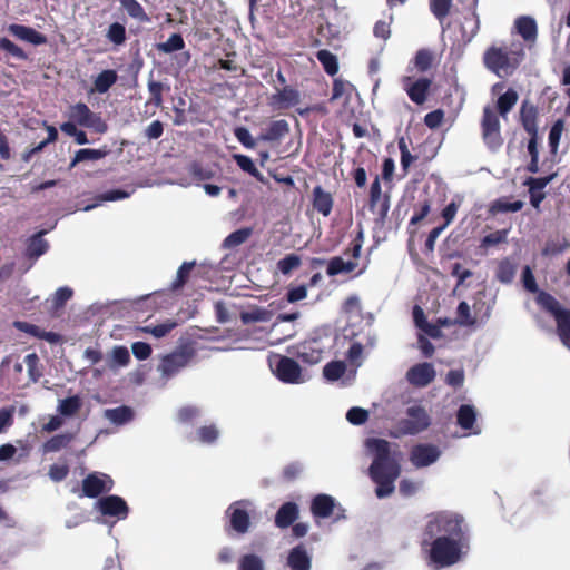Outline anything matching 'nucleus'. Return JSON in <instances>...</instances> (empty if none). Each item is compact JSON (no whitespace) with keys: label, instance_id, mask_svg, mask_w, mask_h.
I'll return each mask as SVG.
<instances>
[{"label":"nucleus","instance_id":"obj_14","mask_svg":"<svg viewBox=\"0 0 570 570\" xmlns=\"http://www.w3.org/2000/svg\"><path fill=\"white\" fill-rule=\"evenodd\" d=\"M441 452L433 444H416L410 453V461L415 468H425L438 461Z\"/></svg>","mask_w":570,"mask_h":570},{"label":"nucleus","instance_id":"obj_2","mask_svg":"<svg viewBox=\"0 0 570 570\" xmlns=\"http://www.w3.org/2000/svg\"><path fill=\"white\" fill-rule=\"evenodd\" d=\"M524 58L521 43L508 46H490L483 53L484 67L500 78L514 73Z\"/></svg>","mask_w":570,"mask_h":570},{"label":"nucleus","instance_id":"obj_12","mask_svg":"<svg viewBox=\"0 0 570 570\" xmlns=\"http://www.w3.org/2000/svg\"><path fill=\"white\" fill-rule=\"evenodd\" d=\"M114 487L112 479L104 473H89L82 480V495L97 498L102 493L111 491Z\"/></svg>","mask_w":570,"mask_h":570},{"label":"nucleus","instance_id":"obj_42","mask_svg":"<svg viewBox=\"0 0 570 570\" xmlns=\"http://www.w3.org/2000/svg\"><path fill=\"white\" fill-rule=\"evenodd\" d=\"M0 51H4L8 56L18 60L26 61L29 59L28 55L21 47L6 37H0Z\"/></svg>","mask_w":570,"mask_h":570},{"label":"nucleus","instance_id":"obj_54","mask_svg":"<svg viewBox=\"0 0 570 570\" xmlns=\"http://www.w3.org/2000/svg\"><path fill=\"white\" fill-rule=\"evenodd\" d=\"M91 112L92 111L86 104L78 102L71 107L70 116L77 124L83 126L87 124L88 118L91 117Z\"/></svg>","mask_w":570,"mask_h":570},{"label":"nucleus","instance_id":"obj_28","mask_svg":"<svg viewBox=\"0 0 570 570\" xmlns=\"http://www.w3.org/2000/svg\"><path fill=\"white\" fill-rule=\"evenodd\" d=\"M121 8L127 14L138 21L139 23H147L150 21L149 16L146 13L144 7L137 0H118Z\"/></svg>","mask_w":570,"mask_h":570},{"label":"nucleus","instance_id":"obj_44","mask_svg":"<svg viewBox=\"0 0 570 570\" xmlns=\"http://www.w3.org/2000/svg\"><path fill=\"white\" fill-rule=\"evenodd\" d=\"M185 41L180 33H173L165 42L157 45L159 51L164 53H171L184 49Z\"/></svg>","mask_w":570,"mask_h":570},{"label":"nucleus","instance_id":"obj_45","mask_svg":"<svg viewBox=\"0 0 570 570\" xmlns=\"http://www.w3.org/2000/svg\"><path fill=\"white\" fill-rule=\"evenodd\" d=\"M233 158L243 171L249 174L258 180H262L263 176L256 168L250 157L242 154H235Z\"/></svg>","mask_w":570,"mask_h":570},{"label":"nucleus","instance_id":"obj_36","mask_svg":"<svg viewBox=\"0 0 570 570\" xmlns=\"http://www.w3.org/2000/svg\"><path fill=\"white\" fill-rule=\"evenodd\" d=\"M297 357L307 364H316L322 360V351L313 346V343H304L298 346Z\"/></svg>","mask_w":570,"mask_h":570},{"label":"nucleus","instance_id":"obj_49","mask_svg":"<svg viewBox=\"0 0 570 570\" xmlns=\"http://www.w3.org/2000/svg\"><path fill=\"white\" fill-rule=\"evenodd\" d=\"M197 440L204 444H213L219 436V431L215 424L200 426L196 432Z\"/></svg>","mask_w":570,"mask_h":570},{"label":"nucleus","instance_id":"obj_30","mask_svg":"<svg viewBox=\"0 0 570 570\" xmlns=\"http://www.w3.org/2000/svg\"><path fill=\"white\" fill-rule=\"evenodd\" d=\"M105 417L116 425H122L132 420L134 412L129 406L121 405L105 410Z\"/></svg>","mask_w":570,"mask_h":570},{"label":"nucleus","instance_id":"obj_10","mask_svg":"<svg viewBox=\"0 0 570 570\" xmlns=\"http://www.w3.org/2000/svg\"><path fill=\"white\" fill-rule=\"evenodd\" d=\"M432 82V79L426 77H421L416 80L410 76L402 78L403 89L406 91L411 101L416 105H423L426 101Z\"/></svg>","mask_w":570,"mask_h":570},{"label":"nucleus","instance_id":"obj_16","mask_svg":"<svg viewBox=\"0 0 570 570\" xmlns=\"http://www.w3.org/2000/svg\"><path fill=\"white\" fill-rule=\"evenodd\" d=\"M299 101V91L291 86H285L269 97V106L277 110L288 109L298 105Z\"/></svg>","mask_w":570,"mask_h":570},{"label":"nucleus","instance_id":"obj_62","mask_svg":"<svg viewBox=\"0 0 570 570\" xmlns=\"http://www.w3.org/2000/svg\"><path fill=\"white\" fill-rule=\"evenodd\" d=\"M303 465L299 462H291L285 465L282 472L283 480L286 482L295 481L302 473Z\"/></svg>","mask_w":570,"mask_h":570},{"label":"nucleus","instance_id":"obj_50","mask_svg":"<svg viewBox=\"0 0 570 570\" xmlns=\"http://www.w3.org/2000/svg\"><path fill=\"white\" fill-rule=\"evenodd\" d=\"M452 0H430V10L439 21H443L450 13Z\"/></svg>","mask_w":570,"mask_h":570},{"label":"nucleus","instance_id":"obj_56","mask_svg":"<svg viewBox=\"0 0 570 570\" xmlns=\"http://www.w3.org/2000/svg\"><path fill=\"white\" fill-rule=\"evenodd\" d=\"M562 130H563L562 120L556 121L550 129L548 140H549V147H550L552 154H556L558 150Z\"/></svg>","mask_w":570,"mask_h":570},{"label":"nucleus","instance_id":"obj_64","mask_svg":"<svg viewBox=\"0 0 570 570\" xmlns=\"http://www.w3.org/2000/svg\"><path fill=\"white\" fill-rule=\"evenodd\" d=\"M69 474V466L67 464H51L49 466L48 475L55 482L65 480Z\"/></svg>","mask_w":570,"mask_h":570},{"label":"nucleus","instance_id":"obj_20","mask_svg":"<svg viewBox=\"0 0 570 570\" xmlns=\"http://www.w3.org/2000/svg\"><path fill=\"white\" fill-rule=\"evenodd\" d=\"M298 505L295 502H285L275 514V525L279 529H286L298 519Z\"/></svg>","mask_w":570,"mask_h":570},{"label":"nucleus","instance_id":"obj_26","mask_svg":"<svg viewBox=\"0 0 570 570\" xmlns=\"http://www.w3.org/2000/svg\"><path fill=\"white\" fill-rule=\"evenodd\" d=\"M289 132V125L285 119L274 120L262 134L261 139L265 141H277Z\"/></svg>","mask_w":570,"mask_h":570},{"label":"nucleus","instance_id":"obj_37","mask_svg":"<svg viewBox=\"0 0 570 570\" xmlns=\"http://www.w3.org/2000/svg\"><path fill=\"white\" fill-rule=\"evenodd\" d=\"M476 420V413L472 405L462 404L456 413V422L458 424L464 429L470 430L473 428Z\"/></svg>","mask_w":570,"mask_h":570},{"label":"nucleus","instance_id":"obj_27","mask_svg":"<svg viewBox=\"0 0 570 570\" xmlns=\"http://www.w3.org/2000/svg\"><path fill=\"white\" fill-rule=\"evenodd\" d=\"M417 72H426L435 63V53L429 48L419 49L412 60Z\"/></svg>","mask_w":570,"mask_h":570},{"label":"nucleus","instance_id":"obj_9","mask_svg":"<svg viewBox=\"0 0 570 570\" xmlns=\"http://www.w3.org/2000/svg\"><path fill=\"white\" fill-rule=\"evenodd\" d=\"M226 515L229 518V528L226 529L228 533L230 531L238 534H245L248 532L250 518L245 508V501H236L232 503L226 510Z\"/></svg>","mask_w":570,"mask_h":570},{"label":"nucleus","instance_id":"obj_55","mask_svg":"<svg viewBox=\"0 0 570 570\" xmlns=\"http://www.w3.org/2000/svg\"><path fill=\"white\" fill-rule=\"evenodd\" d=\"M14 325L20 331L28 333L35 337L47 338L48 341H52V336H53L52 333L43 332L40 330L39 326H37L35 324H30L27 322H16Z\"/></svg>","mask_w":570,"mask_h":570},{"label":"nucleus","instance_id":"obj_57","mask_svg":"<svg viewBox=\"0 0 570 570\" xmlns=\"http://www.w3.org/2000/svg\"><path fill=\"white\" fill-rule=\"evenodd\" d=\"M397 146L401 153V166L404 173L406 174L410 165L416 159V157L410 153L404 137H401L399 139Z\"/></svg>","mask_w":570,"mask_h":570},{"label":"nucleus","instance_id":"obj_4","mask_svg":"<svg viewBox=\"0 0 570 570\" xmlns=\"http://www.w3.org/2000/svg\"><path fill=\"white\" fill-rule=\"evenodd\" d=\"M537 303L553 316L561 342L570 348V309L562 307L554 296L543 291L539 292Z\"/></svg>","mask_w":570,"mask_h":570},{"label":"nucleus","instance_id":"obj_1","mask_svg":"<svg viewBox=\"0 0 570 570\" xmlns=\"http://www.w3.org/2000/svg\"><path fill=\"white\" fill-rule=\"evenodd\" d=\"M468 525L464 518L451 511H439L428 517L422 534V548L434 569L458 563L469 549Z\"/></svg>","mask_w":570,"mask_h":570},{"label":"nucleus","instance_id":"obj_7","mask_svg":"<svg viewBox=\"0 0 570 570\" xmlns=\"http://www.w3.org/2000/svg\"><path fill=\"white\" fill-rule=\"evenodd\" d=\"M431 419L424 407L413 405L406 409V417L401 419L396 429L400 435H415L426 430Z\"/></svg>","mask_w":570,"mask_h":570},{"label":"nucleus","instance_id":"obj_33","mask_svg":"<svg viewBox=\"0 0 570 570\" xmlns=\"http://www.w3.org/2000/svg\"><path fill=\"white\" fill-rule=\"evenodd\" d=\"M515 27L524 40H533L537 37V23L531 17L523 16L517 19Z\"/></svg>","mask_w":570,"mask_h":570},{"label":"nucleus","instance_id":"obj_51","mask_svg":"<svg viewBox=\"0 0 570 570\" xmlns=\"http://www.w3.org/2000/svg\"><path fill=\"white\" fill-rule=\"evenodd\" d=\"M376 483L375 493L377 498H385L393 493L394 482L397 478H371Z\"/></svg>","mask_w":570,"mask_h":570},{"label":"nucleus","instance_id":"obj_41","mask_svg":"<svg viewBox=\"0 0 570 570\" xmlns=\"http://www.w3.org/2000/svg\"><path fill=\"white\" fill-rule=\"evenodd\" d=\"M106 38L115 46L124 45L127 39L125 26L120 22L110 23L106 31Z\"/></svg>","mask_w":570,"mask_h":570},{"label":"nucleus","instance_id":"obj_58","mask_svg":"<svg viewBox=\"0 0 570 570\" xmlns=\"http://www.w3.org/2000/svg\"><path fill=\"white\" fill-rule=\"evenodd\" d=\"M346 420L353 425H362L368 420V411L362 407H351L346 413Z\"/></svg>","mask_w":570,"mask_h":570},{"label":"nucleus","instance_id":"obj_22","mask_svg":"<svg viewBox=\"0 0 570 570\" xmlns=\"http://www.w3.org/2000/svg\"><path fill=\"white\" fill-rule=\"evenodd\" d=\"M313 208L322 214L323 216H328L333 209V196L331 193L325 191L321 186H315L313 188Z\"/></svg>","mask_w":570,"mask_h":570},{"label":"nucleus","instance_id":"obj_8","mask_svg":"<svg viewBox=\"0 0 570 570\" xmlns=\"http://www.w3.org/2000/svg\"><path fill=\"white\" fill-rule=\"evenodd\" d=\"M368 208L376 215V220L384 223L390 210L389 194L382 195V187L379 176L372 181L370 187Z\"/></svg>","mask_w":570,"mask_h":570},{"label":"nucleus","instance_id":"obj_59","mask_svg":"<svg viewBox=\"0 0 570 570\" xmlns=\"http://www.w3.org/2000/svg\"><path fill=\"white\" fill-rule=\"evenodd\" d=\"M456 323L464 326H472L475 324V318L471 316L470 306L466 302H460L456 309Z\"/></svg>","mask_w":570,"mask_h":570},{"label":"nucleus","instance_id":"obj_43","mask_svg":"<svg viewBox=\"0 0 570 570\" xmlns=\"http://www.w3.org/2000/svg\"><path fill=\"white\" fill-rule=\"evenodd\" d=\"M81 399L78 395H73L61 400L58 411L63 416H72L81 409Z\"/></svg>","mask_w":570,"mask_h":570},{"label":"nucleus","instance_id":"obj_48","mask_svg":"<svg viewBox=\"0 0 570 570\" xmlns=\"http://www.w3.org/2000/svg\"><path fill=\"white\" fill-rule=\"evenodd\" d=\"M195 267V262H184L177 271L176 279L171 284V289L181 288L188 281L190 272Z\"/></svg>","mask_w":570,"mask_h":570},{"label":"nucleus","instance_id":"obj_11","mask_svg":"<svg viewBox=\"0 0 570 570\" xmlns=\"http://www.w3.org/2000/svg\"><path fill=\"white\" fill-rule=\"evenodd\" d=\"M274 373L279 381L296 384L301 382L302 368L295 360L279 355L274 363Z\"/></svg>","mask_w":570,"mask_h":570},{"label":"nucleus","instance_id":"obj_3","mask_svg":"<svg viewBox=\"0 0 570 570\" xmlns=\"http://www.w3.org/2000/svg\"><path fill=\"white\" fill-rule=\"evenodd\" d=\"M367 450L373 454L368 472L371 478H399L401 466L397 456L400 452H391V443L384 439L371 438L365 442Z\"/></svg>","mask_w":570,"mask_h":570},{"label":"nucleus","instance_id":"obj_19","mask_svg":"<svg viewBox=\"0 0 570 570\" xmlns=\"http://www.w3.org/2000/svg\"><path fill=\"white\" fill-rule=\"evenodd\" d=\"M189 358V354L185 352L170 353L161 360L160 371L164 375L171 376L185 367L188 364Z\"/></svg>","mask_w":570,"mask_h":570},{"label":"nucleus","instance_id":"obj_25","mask_svg":"<svg viewBox=\"0 0 570 570\" xmlns=\"http://www.w3.org/2000/svg\"><path fill=\"white\" fill-rule=\"evenodd\" d=\"M43 233L39 232L29 238L26 248V256L28 258L37 259L48 250L49 245L42 237Z\"/></svg>","mask_w":570,"mask_h":570},{"label":"nucleus","instance_id":"obj_5","mask_svg":"<svg viewBox=\"0 0 570 570\" xmlns=\"http://www.w3.org/2000/svg\"><path fill=\"white\" fill-rule=\"evenodd\" d=\"M520 121L530 136L527 149L532 159H539L538 149V109L529 100H524L520 108Z\"/></svg>","mask_w":570,"mask_h":570},{"label":"nucleus","instance_id":"obj_21","mask_svg":"<svg viewBox=\"0 0 570 570\" xmlns=\"http://www.w3.org/2000/svg\"><path fill=\"white\" fill-rule=\"evenodd\" d=\"M335 500L328 494H317L311 502V512L315 518L326 519L333 514Z\"/></svg>","mask_w":570,"mask_h":570},{"label":"nucleus","instance_id":"obj_52","mask_svg":"<svg viewBox=\"0 0 570 570\" xmlns=\"http://www.w3.org/2000/svg\"><path fill=\"white\" fill-rule=\"evenodd\" d=\"M238 570H264V561L254 553L244 554L239 559Z\"/></svg>","mask_w":570,"mask_h":570},{"label":"nucleus","instance_id":"obj_17","mask_svg":"<svg viewBox=\"0 0 570 570\" xmlns=\"http://www.w3.org/2000/svg\"><path fill=\"white\" fill-rule=\"evenodd\" d=\"M7 31L14 38L29 42L33 46L46 45L48 41L45 35L24 24L11 23L7 27Z\"/></svg>","mask_w":570,"mask_h":570},{"label":"nucleus","instance_id":"obj_32","mask_svg":"<svg viewBox=\"0 0 570 570\" xmlns=\"http://www.w3.org/2000/svg\"><path fill=\"white\" fill-rule=\"evenodd\" d=\"M23 363L28 368L29 380L21 385L26 386L29 383H36L42 376V365L40 364V360L36 353H30L26 355Z\"/></svg>","mask_w":570,"mask_h":570},{"label":"nucleus","instance_id":"obj_61","mask_svg":"<svg viewBox=\"0 0 570 570\" xmlns=\"http://www.w3.org/2000/svg\"><path fill=\"white\" fill-rule=\"evenodd\" d=\"M148 91L150 94L149 101L155 106L159 107L163 104V91L164 86L159 81L149 80L148 81Z\"/></svg>","mask_w":570,"mask_h":570},{"label":"nucleus","instance_id":"obj_31","mask_svg":"<svg viewBox=\"0 0 570 570\" xmlns=\"http://www.w3.org/2000/svg\"><path fill=\"white\" fill-rule=\"evenodd\" d=\"M117 79L118 75L115 70H104L94 80L95 90L105 94L117 82Z\"/></svg>","mask_w":570,"mask_h":570},{"label":"nucleus","instance_id":"obj_63","mask_svg":"<svg viewBox=\"0 0 570 570\" xmlns=\"http://www.w3.org/2000/svg\"><path fill=\"white\" fill-rule=\"evenodd\" d=\"M144 299L148 304L153 305L155 309L166 308L167 305L169 304L168 295L163 292H155L154 294L146 295Z\"/></svg>","mask_w":570,"mask_h":570},{"label":"nucleus","instance_id":"obj_60","mask_svg":"<svg viewBox=\"0 0 570 570\" xmlns=\"http://www.w3.org/2000/svg\"><path fill=\"white\" fill-rule=\"evenodd\" d=\"M393 22V14H390L389 20H379L374 24L373 33L376 38L387 40L391 36V23Z\"/></svg>","mask_w":570,"mask_h":570},{"label":"nucleus","instance_id":"obj_18","mask_svg":"<svg viewBox=\"0 0 570 570\" xmlns=\"http://www.w3.org/2000/svg\"><path fill=\"white\" fill-rule=\"evenodd\" d=\"M286 564L291 570H311L312 558L303 543L289 550Z\"/></svg>","mask_w":570,"mask_h":570},{"label":"nucleus","instance_id":"obj_53","mask_svg":"<svg viewBox=\"0 0 570 570\" xmlns=\"http://www.w3.org/2000/svg\"><path fill=\"white\" fill-rule=\"evenodd\" d=\"M508 233H509L508 229H500V230H495L494 233H490V234L485 235L481 239L480 247L481 248H489L491 246H495V245H499V244H502V243H507Z\"/></svg>","mask_w":570,"mask_h":570},{"label":"nucleus","instance_id":"obj_46","mask_svg":"<svg viewBox=\"0 0 570 570\" xmlns=\"http://www.w3.org/2000/svg\"><path fill=\"white\" fill-rule=\"evenodd\" d=\"M346 371V365L342 361H332L324 366L323 375L328 381H337Z\"/></svg>","mask_w":570,"mask_h":570},{"label":"nucleus","instance_id":"obj_29","mask_svg":"<svg viewBox=\"0 0 570 570\" xmlns=\"http://www.w3.org/2000/svg\"><path fill=\"white\" fill-rule=\"evenodd\" d=\"M518 92L514 89L509 88L504 94L499 96L497 100V114H499L502 118H505L518 102Z\"/></svg>","mask_w":570,"mask_h":570},{"label":"nucleus","instance_id":"obj_24","mask_svg":"<svg viewBox=\"0 0 570 570\" xmlns=\"http://www.w3.org/2000/svg\"><path fill=\"white\" fill-rule=\"evenodd\" d=\"M110 154L108 146H102L99 149L83 148L76 151L72 160L69 164V169H72L77 164L86 160H98L105 158Z\"/></svg>","mask_w":570,"mask_h":570},{"label":"nucleus","instance_id":"obj_34","mask_svg":"<svg viewBox=\"0 0 570 570\" xmlns=\"http://www.w3.org/2000/svg\"><path fill=\"white\" fill-rule=\"evenodd\" d=\"M316 58L322 65L324 71L328 76H335L338 72V60L337 57L326 49L318 50Z\"/></svg>","mask_w":570,"mask_h":570},{"label":"nucleus","instance_id":"obj_38","mask_svg":"<svg viewBox=\"0 0 570 570\" xmlns=\"http://www.w3.org/2000/svg\"><path fill=\"white\" fill-rule=\"evenodd\" d=\"M522 200L511 202L508 197H501L494 200L491 205L492 213H515L523 208Z\"/></svg>","mask_w":570,"mask_h":570},{"label":"nucleus","instance_id":"obj_35","mask_svg":"<svg viewBox=\"0 0 570 570\" xmlns=\"http://www.w3.org/2000/svg\"><path fill=\"white\" fill-rule=\"evenodd\" d=\"M73 440V434L71 433H62L57 434L47 440L43 445L45 453L58 452L63 448H67L71 441Z\"/></svg>","mask_w":570,"mask_h":570},{"label":"nucleus","instance_id":"obj_15","mask_svg":"<svg viewBox=\"0 0 570 570\" xmlns=\"http://www.w3.org/2000/svg\"><path fill=\"white\" fill-rule=\"evenodd\" d=\"M435 375L433 365L424 362L412 366L406 373V379L412 385L424 387L434 381Z\"/></svg>","mask_w":570,"mask_h":570},{"label":"nucleus","instance_id":"obj_13","mask_svg":"<svg viewBox=\"0 0 570 570\" xmlns=\"http://www.w3.org/2000/svg\"><path fill=\"white\" fill-rule=\"evenodd\" d=\"M98 509L102 515L116 517L124 520L128 517L129 508L126 501L119 495H107L97 502Z\"/></svg>","mask_w":570,"mask_h":570},{"label":"nucleus","instance_id":"obj_40","mask_svg":"<svg viewBox=\"0 0 570 570\" xmlns=\"http://www.w3.org/2000/svg\"><path fill=\"white\" fill-rule=\"evenodd\" d=\"M177 322L174 320H167L166 322L158 325H147L140 328L141 332L151 334L156 338H161L168 335L175 327Z\"/></svg>","mask_w":570,"mask_h":570},{"label":"nucleus","instance_id":"obj_23","mask_svg":"<svg viewBox=\"0 0 570 570\" xmlns=\"http://www.w3.org/2000/svg\"><path fill=\"white\" fill-rule=\"evenodd\" d=\"M517 268H518V265L513 259H511L509 257H504V258L500 259L497 264V269H495L497 281L502 284H511L517 274Z\"/></svg>","mask_w":570,"mask_h":570},{"label":"nucleus","instance_id":"obj_6","mask_svg":"<svg viewBox=\"0 0 570 570\" xmlns=\"http://www.w3.org/2000/svg\"><path fill=\"white\" fill-rule=\"evenodd\" d=\"M499 116L491 106L483 108L481 118L482 139L491 150H497L503 145Z\"/></svg>","mask_w":570,"mask_h":570},{"label":"nucleus","instance_id":"obj_39","mask_svg":"<svg viewBox=\"0 0 570 570\" xmlns=\"http://www.w3.org/2000/svg\"><path fill=\"white\" fill-rule=\"evenodd\" d=\"M253 230L249 227L237 229L230 233L223 242V247L227 249L235 248L244 244L252 235Z\"/></svg>","mask_w":570,"mask_h":570},{"label":"nucleus","instance_id":"obj_47","mask_svg":"<svg viewBox=\"0 0 570 570\" xmlns=\"http://www.w3.org/2000/svg\"><path fill=\"white\" fill-rule=\"evenodd\" d=\"M302 264L301 257L296 254H288L284 258L279 259L276 264L277 269L283 275L291 274L294 269H297Z\"/></svg>","mask_w":570,"mask_h":570}]
</instances>
